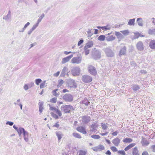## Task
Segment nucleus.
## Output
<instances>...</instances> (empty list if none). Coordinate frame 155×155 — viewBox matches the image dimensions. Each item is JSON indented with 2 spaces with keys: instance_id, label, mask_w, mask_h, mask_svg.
Listing matches in <instances>:
<instances>
[{
  "instance_id": "63",
  "label": "nucleus",
  "mask_w": 155,
  "mask_h": 155,
  "mask_svg": "<svg viewBox=\"0 0 155 155\" xmlns=\"http://www.w3.org/2000/svg\"><path fill=\"white\" fill-rule=\"evenodd\" d=\"M6 124H8L10 126H12L13 124L14 123L12 122L8 121L6 123Z\"/></svg>"
},
{
  "instance_id": "18",
  "label": "nucleus",
  "mask_w": 155,
  "mask_h": 155,
  "mask_svg": "<svg viewBox=\"0 0 155 155\" xmlns=\"http://www.w3.org/2000/svg\"><path fill=\"white\" fill-rule=\"evenodd\" d=\"M115 34L118 39L119 41H120L121 40L124 38L123 35L119 32L115 31Z\"/></svg>"
},
{
  "instance_id": "28",
  "label": "nucleus",
  "mask_w": 155,
  "mask_h": 155,
  "mask_svg": "<svg viewBox=\"0 0 155 155\" xmlns=\"http://www.w3.org/2000/svg\"><path fill=\"white\" fill-rule=\"evenodd\" d=\"M11 17V11L9 10L7 15L5 16H4L3 17V19L6 20H8Z\"/></svg>"
},
{
  "instance_id": "2",
  "label": "nucleus",
  "mask_w": 155,
  "mask_h": 155,
  "mask_svg": "<svg viewBox=\"0 0 155 155\" xmlns=\"http://www.w3.org/2000/svg\"><path fill=\"white\" fill-rule=\"evenodd\" d=\"M106 56L108 57H112L114 55V52L111 49L107 48L104 49Z\"/></svg>"
},
{
  "instance_id": "24",
  "label": "nucleus",
  "mask_w": 155,
  "mask_h": 155,
  "mask_svg": "<svg viewBox=\"0 0 155 155\" xmlns=\"http://www.w3.org/2000/svg\"><path fill=\"white\" fill-rule=\"evenodd\" d=\"M56 135L58 138V141H60L61 139L62 138L63 135L61 132H57L56 133Z\"/></svg>"
},
{
  "instance_id": "11",
  "label": "nucleus",
  "mask_w": 155,
  "mask_h": 155,
  "mask_svg": "<svg viewBox=\"0 0 155 155\" xmlns=\"http://www.w3.org/2000/svg\"><path fill=\"white\" fill-rule=\"evenodd\" d=\"M68 86L70 87L76 88L77 87V84L75 81L73 79H70L68 81Z\"/></svg>"
},
{
  "instance_id": "20",
  "label": "nucleus",
  "mask_w": 155,
  "mask_h": 155,
  "mask_svg": "<svg viewBox=\"0 0 155 155\" xmlns=\"http://www.w3.org/2000/svg\"><path fill=\"white\" fill-rule=\"evenodd\" d=\"M126 51V47L125 46L123 47L120 50L119 55L120 56L121 55H124L125 54Z\"/></svg>"
},
{
  "instance_id": "48",
  "label": "nucleus",
  "mask_w": 155,
  "mask_h": 155,
  "mask_svg": "<svg viewBox=\"0 0 155 155\" xmlns=\"http://www.w3.org/2000/svg\"><path fill=\"white\" fill-rule=\"evenodd\" d=\"M57 99L56 97H54L51 99L50 102L52 103H56L57 101Z\"/></svg>"
},
{
  "instance_id": "53",
  "label": "nucleus",
  "mask_w": 155,
  "mask_h": 155,
  "mask_svg": "<svg viewBox=\"0 0 155 155\" xmlns=\"http://www.w3.org/2000/svg\"><path fill=\"white\" fill-rule=\"evenodd\" d=\"M111 150L113 152H116L117 151V149L115 147H110Z\"/></svg>"
},
{
  "instance_id": "45",
  "label": "nucleus",
  "mask_w": 155,
  "mask_h": 155,
  "mask_svg": "<svg viewBox=\"0 0 155 155\" xmlns=\"http://www.w3.org/2000/svg\"><path fill=\"white\" fill-rule=\"evenodd\" d=\"M87 37H91L93 34L92 32H91V30L90 29H88V31H87Z\"/></svg>"
},
{
  "instance_id": "62",
  "label": "nucleus",
  "mask_w": 155,
  "mask_h": 155,
  "mask_svg": "<svg viewBox=\"0 0 155 155\" xmlns=\"http://www.w3.org/2000/svg\"><path fill=\"white\" fill-rule=\"evenodd\" d=\"M151 148L152 149V151L155 152V145H153L151 146Z\"/></svg>"
},
{
  "instance_id": "1",
  "label": "nucleus",
  "mask_w": 155,
  "mask_h": 155,
  "mask_svg": "<svg viewBox=\"0 0 155 155\" xmlns=\"http://www.w3.org/2000/svg\"><path fill=\"white\" fill-rule=\"evenodd\" d=\"M61 109L65 113H70L71 110H74L73 107L71 105H63L61 106Z\"/></svg>"
},
{
  "instance_id": "50",
  "label": "nucleus",
  "mask_w": 155,
  "mask_h": 155,
  "mask_svg": "<svg viewBox=\"0 0 155 155\" xmlns=\"http://www.w3.org/2000/svg\"><path fill=\"white\" fill-rule=\"evenodd\" d=\"M52 94L54 96L56 97H58L59 95L60 94L59 92L57 93V92L53 91L52 92Z\"/></svg>"
},
{
  "instance_id": "21",
  "label": "nucleus",
  "mask_w": 155,
  "mask_h": 155,
  "mask_svg": "<svg viewBox=\"0 0 155 155\" xmlns=\"http://www.w3.org/2000/svg\"><path fill=\"white\" fill-rule=\"evenodd\" d=\"M131 88L135 91H138L140 88L139 86L137 84H133L131 85Z\"/></svg>"
},
{
  "instance_id": "10",
  "label": "nucleus",
  "mask_w": 155,
  "mask_h": 155,
  "mask_svg": "<svg viewBox=\"0 0 155 155\" xmlns=\"http://www.w3.org/2000/svg\"><path fill=\"white\" fill-rule=\"evenodd\" d=\"M111 33H108L106 35V40L108 41H114L115 39L114 35H111Z\"/></svg>"
},
{
  "instance_id": "38",
  "label": "nucleus",
  "mask_w": 155,
  "mask_h": 155,
  "mask_svg": "<svg viewBox=\"0 0 155 155\" xmlns=\"http://www.w3.org/2000/svg\"><path fill=\"white\" fill-rule=\"evenodd\" d=\"M58 84L57 85V87H59L64 83V81L63 80H59L58 81Z\"/></svg>"
},
{
  "instance_id": "26",
  "label": "nucleus",
  "mask_w": 155,
  "mask_h": 155,
  "mask_svg": "<svg viewBox=\"0 0 155 155\" xmlns=\"http://www.w3.org/2000/svg\"><path fill=\"white\" fill-rule=\"evenodd\" d=\"M149 47L152 49H155V40H152L150 42Z\"/></svg>"
},
{
  "instance_id": "43",
  "label": "nucleus",
  "mask_w": 155,
  "mask_h": 155,
  "mask_svg": "<svg viewBox=\"0 0 155 155\" xmlns=\"http://www.w3.org/2000/svg\"><path fill=\"white\" fill-rule=\"evenodd\" d=\"M55 113L57 114L59 117H61L62 115V114L61 112V111H60L59 109H57L55 111Z\"/></svg>"
},
{
  "instance_id": "30",
  "label": "nucleus",
  "mask_w": 155,
  "mask_h": 155,
  "mask_svg": "<svg viewBox=\"0 0 155 155\" xmlns=\"http://www.w3.org/2000/svg\"><path fill=\"white\" fill-rule=\"evenodd\" d=\"M135 145V143H132L126 147L124 149L125 151H127Z\"/></svg>"
},
{
  "instance_id": "55",
  "label": "nucleus",
  "mask_w": 155,
  "mask_h": 155,
  "mask_svg": "<svg viewBox=\"0 0 155 155\" xmlns=\"http://www.w3.org/2000/svg\"><path fill=\"white\" fill-rule=\"evenodd\" d=\"M29 87V88H31L32 87H33L34 85V83L33 82H30V83L28 84Z\"/></svg>"
},
{
  "instance_id": "60",
  "label": "nucleus",
  "mask_w": 155,
  "mask_h": 155,
  "mask_svg": "<svg viewBox=\"0 0 155 155\" xmlns=\"http://www.w3.org/2000/svg\"><path fill=\"white\" fill-rule=\"evenodd\" d=\"M97 126L95 124H92L91 125V127L92 128V130H95L96 129V127Z\"/></svg>"
},
{
  "instance_id": "54",
  "label": "nucleus",
  "mask_w": 155,
  "mask_h": 155,
  "mask_svg": "<svg viewBox=\"0 0 155 155\" xmlns=\"http://www.w3.org/2000/svg\"><path fill=\"white\" fill-rule=\"evenodd\" d=\"M51 115L54 118L58 119V116L56 114L53 113H51Z\"/></svg>"
},
{
  "instance_id": "59",
  "label": "nucleus",
  "mask_w": 155,
  "mask_h": 155,
  "mask_svg": "<svg viewBox=\"0 0 155 155\" xmlns=\"http://www.w3.org/2000/svg\"><path fill=\"white\" fill-rule=\"evenodd\" d=\"M84 42V41L83 39L80 40L78 42V46H80Z\"/></svg>"
},
{
  "instance_id": "23",
  "label": "nucleus",
  "mask_w": 155,
  "mask_h": 155,
  "mask_svg": "<svg viewBox=\"0 0 155 155\" xmlns=\"http://www.w3.org/2000/svg\"><path fill=\"white\" fill-rule=\"evenodd\" d=\"M138 24L139 26L142 27L143 26L142 18H138L137 20Z\"/></svg>"
},
{
  "instance_id": "3",
  "label": "nucleus",
  "mask_w": 155,
  "mask_h": 155,
  "mask_svg": "<svg viewBox=\"0 0 155 155\" xmlns=\"http://www.w3.org/2000/svg\"><path fill=\"white\" fill-rule=\"evenodd\" d=\"M81 72V69L78 67H74L71 70L72 75L74 76H77L79 75Z\"/></svg>"
},
{
  "instance_id": "64",
  "label": "nucleus",
  "mask_w": 155,
  "mask_h": 155,
  "mask_svg": "<svg viewBox=\"0 0 155 155\" xmlns=\"http://www.w3.org/2000/svg\"><path fill=\"white\" fill-rule=\"evenodd\" d=\"M142 155H149V154L147 151H145L143 152Z\"/></svg>"
},
{
  "instance_id": "31",
  "label": "nucleus",
  "mask_w": 155,
  "mask_h": 155,
  "mask_svg": "<svg viewBox=\"0 0 155 155\" xmlns=\"http://www.w3.org/2000/svg\"><path fill=\"white\" fill-rule=\"evenodd\" d=\"M135 21V19L133 18L131 19H130L129 20V21L128 23V25H133L134 26V25Z\"/></svg>"
},
{
  "instance_id": "12",
  "label": "nucleus",
  "mask_w": 155,
  "mask_h": 155,
  "mask_svg": "<svg viewBox=\"0 0 155 155\" xmlns=\"http://www.w3.org/2000/svg\"><path fill=\"white\" fill-rule=\"evenodd\" d=\"M136 47L137 49L140 51H142L143 50L144 47L142 42L139 41L136 45Z\"/></svg>"
},
{
  "instance_id": "29",
  "label": "nucleus",
  "mask_w": 155,
  "mask_h": 155,
  "mask_svg": "<svg viewBox=\"0 0 155 155\" xmlns=\"http://www.w3.org/2000/svg\"><path fill=\"white\" fill-rule=\"evenodd\" d=\"M19 136H20L22 133L24 134V132H25L26 131L25 129L22 127H20L18 128V130L17 131Z\"/></svg>"
},
{
  "instance_id": "32",
  "label": "nucleus",
  "mask_w": 155,
  "mask_h": 155,
  "mask_svg": "<svg viewBox=\"0 0 155 155\" xmlns=\"http://www.w3.org/2000/svg\"><path fill=\"white\" fill-rule=\"evenodd\" d=\"M139 151L138 150L137 147H135L133 149L132 153L133 155H138Z\"/></svg>"
},
{
  "instance_id": "47",
  "label": "nucleus",
  "mask_w": 155,
  "mask_h": 155,
  "mask_svg": "<svg viewBox=\"0 0 155 155\" xmlns=\"http://www.w3.org/2000/svg\"><path fill=\"white\" fill-rule=\"evenodd\" d=\"M88 48H85V47H84V49L85 52V54L86 55L88 54L89 53V50L88 49Z\"/></svg>"
},
{
  "instance_id": "40",
  "label": "nucleus",
  "mask_w": 155,
  "mask_h": 155,
  "mask_svg": "<svg viewBox=\"0 0 155 155\" xmlns=\"http://www.w3.org/2000/svg\"><path fill=\"white\" fill-rule=\"evenodd\" d=\"M90 102L87 99H84L82 101V104L85 105L86 106L88 105Z\"/></svg>"
},
{
  "instance_id": "37",
  "label": "nucleus",
  "mask_w": 155,
  "mask_h": 155,
  "mask_svg": "<svg viewBox=\"0 0 155 155\" xmlns=\"http://www.w3.org/2000/svg\"><path fill=\"white\" fill-rule=\"evenodd\" d=\"M111 28V26L109 25L103 27V30L104 31H106L110 29Z\"/></svg>"
},
{
  "instance_id": "35",
  "label": "nucleus",
  "mask_w": 155,
  "mask_h": 155,
  "mask_svg": "<svg viewBox=\"0 0 155 155\" xmlns=\"http://www.w3.org/2000/svg\"><path fill=\"white\" fill-rule=\"evenodd\" d=\"M72 135L75 138L78 139H81V135L77 133H73Z\"/></svg>"
},
{
  "instance_id": "52",
  "label": "nucleus",
  "mask_w": 155,
  "mask_h": 155,
  "mask_svg": "<svg viewBox=\"0 0 155 155\" xmlns=\"http://www.w3.org/2000/svg\"><path fill=\"white\" fill-rule=\"evenodd\" d=\"M48 105L50 107V110H54L55 111V110L57 109L55 107H52L51 105L49 104Z\"/></svg>"
},
{
  "instance_id": "42",
  "label": "nucleus",
  "mask_w": 155,
  "mask_h": 155,
  "mask_svg": "<svg viewBox=\"0 0 155 155\" xmlns=\"http://www.w3.org/2000/svg\"><path fill=\"white\" fill-rule=\"evenodd\" d=\"M91 137L92 138H94L95 139H98L100 138V136L98 135H93L91 136Z\"/></svg>"
},
{
  "instance_id": "6",
  "label": "nucleus",
  "mask_w": 155,
  "mask_h": 155,
  "mask_svg": "<svg viewBox=\"0 0 155 155\" xmlns=\"http://www.w3.org/2000/svg\"><path fill=\"white\" fill-rule=\"evenodd\" d=\"M72 95L69 94H66L63 97L64 100L66 102H71L73 100Z\"/></svg>"
},
{
  "instance_id": "4",
  "label": "nucleus",
  "mask_w": 155,
  "mask_h": 155,
  "mask_svg": "<svg viewBox=\"0 0 155 155\" xmlns=\"http://www.w3.org/2000/svg\"><path fill=\"white\" fill-rule=\"evenodd\" d=\"M82 57L81 55L73 58L71 60V63L72 64H79L81 62Z\"/></svg>"
},
{
  "instance_id": "9",
  "label": "nucleus",
  "mask_w": 155,
  "mask_h": 155,
  "mask_svg": "<svg viewBox=\"0 0 155 155\" xmlns=\"http://www.w3.org/2000/svg\"><path fill=\"white\" fill-rule=\"evenodd\" d=\"M79 118L84 124L88 123L90 120V117L87 116H82L80 117Z\"/></svg>"
},
{
  "instance_id": "36",
  "label": "nucleus",
  "mask_w": 155,
  "mask_h": 155,
  "mask_svg": "<svg viewBox=\"0 0 155 155\" xmlns=\"http://www.w3.org/2000/svg\"><path fill=\"white\" fill-rule=\"evenodd\" d=\"M105 39H106V37L103 35H100L98 38V40L101 41H104Z\"/></svg>"
},
{
  "instance_id": "49",
  "label": "nucleus",
  "mask_w": 155,
  "mask_h": 155,
  "mask_svg": "<svg viewBox=\"0 0 155 155\" xmlns=\"http://www.w3.org/2000/svg\"><path fill=\"white\" fill-rule=\"evenodd\" d=\"M46 82L45 81H44L42 83H41L40 85V88H43L45 87V83Z\"/></svg>"
},
{
  "instance_id": "58",
  "label": "nucleus",
  "mask_w": 155,
  "mask_h": 155,
  "mask_svg": "<svg viewBox=\"0 0 155 155\" xmlns=\"http://www.w3.org/2000/svg\"><path fill=\"white\" fill-rule=\"evenodd\" d=\"M139 36V33H136L135 34V35L134 36V39L137 38H138Z\"/></svg>"
},
{
  "instance_id": "17",
  "label": "nucleus",
  "mask_w": 155,
  "mask_h": 155,
  "mask_svg": "<svg viewBox=\"0 0 155 155\" xmlns=\"http://www.w3.org/2000/svg\"><path fill=\"white\" fill-rule=\"evenodd\" d=\"M68 69L67 67H64L61 71V76H64L66 75L67 73L68 74Z\"/></svg>"
},
{
  "instance_id": "41",
  "label": "nucleus",
  "mask_w": 155,
  "mask_h": 155,
  "mask_svg": "<svg viewBox=\"0 0 155 155\" xmlns=\"http://www.w3.org/2000/svg\"><path fill=\"white\" fill-rule=\"evenodd\" d=\"M123 35H128L129 33V32L128 30H124V31H120Z\"/></svg>"
},
{
  "instance_id": "33",
  "label": "nucleus",
  "mask_w": 155,
  "mask_h": 155,
  "mask_svg": "<svg viewBox=\"0 0 155 155\" xmlns=\"http://www.w3.org/2000/svg\"><path fill=\"white\" fill-rule=\"evenodd\" d=\"M148 33L149 35H155V28L154 29H149Z\"/></svg>"
},
{
  "instance_id": "13",
  "label": "nucleus",
  "mask_w": 155,
  "mask_h": 155,
  "mask_svg": "<svg viewBox=\"0 0 155 155\" xmlns=\"http://www.w3.org/2000/svg\"><path fill=\"white\" fill-rule=\"evenodd\" d=\"M73 57V55L71 54L69 56H68L65 58H64L62 59L61 62L62 64H64L68 61L71 59Z\"/></svg>"
},
{
  "instance_id": "34",
  "label": "nucleus",
  "mask_w": 155,
  "mask_h": 155,
  "mask_svg": "<svg viewBox=\"0 0 155 155\" xmlns=\"http://www.w3.org/2000/svg\"><path fill=\"white\" fill-rule=\"evenodd\" d=\"M132 141L133 140L132 139L129 138H126L123 140V142L125 143H130L132 142Z\"/></svg>"
},
{
  "instance_id": "7",
  "label": "nucleus",
  "mask_w": 155,
  "mask_h": 155,
  "mask_svg": "<svg viewBox=\"0 0 155 155\" xmlns=\"http://www.w3.org/2000/svg\"><path fill=\"white\" fill-rule=\"evenodd\" d=\"M95 50L93 54V57L95 59L97 60L99 59L101 57V53L99 50L95 49L94 48Z\"/></svg>"
},
{
  "instance_id": "22",
  "label": "nucleus",
  "mask_w": 155,
  "mask_h": 155,
  "mask_svg": "<svg viewBox=\"0 0 155 155\" xmlns=\"http://www.w3.org/2000/svg\"><path fill=\"white\" fill-rule=\"evenodd\" d=\"M23 135L25 140L26 142H28L29 140L28 134V132L26 131L24 132V134H23Z\"/></svg>"
},
{
  "instance_id": "61",
  "label": "nucleus",
  "mask_w": 155,
  "mask_h": 155,
  "mask_svg": "<svg viewBox=\"0 0 155 155\" xmlns=\"http://www.w3.org/2000/svg\"><path fill=\"white\" fill-rule=\"evenodd\" d=\"M119 131L117 130H116L115 131L113 132L112 134L114 136H117V134L119 133Z\"/></svg>"
},
{
  "instance_id": "44",
  "label": "nucleus",
  "mask_w": 155,
  "mask_h": 155,
  "mask_svg": "<svg viewBox=\"0 0 155 155\" xmlns=\"http://www.w3.org/2000/svg\"><path fill=\"white\" fill-rule=\"evenodd\" d=\"M101 126L102 129L104 130H106L107 128V124H105L102 123L101 124Z\"/></svg>"
},
{
  "instance_id": "5",
  "label": "nucleus",
  "mask_w": 155,
  "mask_h": 155,
  "mask_svg": "<svg viewBox=\"0 0 155 155\" xmlns=\"http://www.w3.org/2000/svg\"><path fill=\"white\" fill-rule=\"evenodd\" d=\"M82 80L83 82L85 83H88L92 81V78L89 75H84L82 76Z\"/></svg>"
},
{
  "instance_id": "16",
  "label": "nucleus",
  "mask_w": 155,
  "mask_h": 155,
  "mask_svg": "<svg viewBox=\"0 0 155 155\" xmlns=\"http://www.w3.org/2000/svg\"><path fill=\"white\" fill-rule=\"evenodd\" d=\"M120 141V140L118 138L116 137L112 140V142L114 145L117 147L119 145Z\"/></svg>"
},
{
  "instance_id": "25",
  "label": "nucleus",
  "mask_w": 155,
  "mask_h": 155,
  "mask_svg": "<svg viewBox=\"0 0 155 155\" xmlns=\"http://www.w3.org/2000/svg\"><path fill=\"white\" fill-rule=\"evenodd\" d=\"M44 102H40L38 103L39 111L40 113H41L43 109V105Z\"/></svg>"
},
{
  "instance_id": "57",
  "label": "nucleus",
  "mask_w": 155,
  "mask_h": 155,
  "mask_svg": "<svg viewBox=\"0 0 155 155\" xmlns=\"http://www.w3.org/2000/svg\"><path fill=\"white\" fill-rule=\"evenodd\" d=\"M29 88V87L28 84H25L24 86V89L26 91L28 90Z\"/></svg>"
},
{
  "instance_id": "8",
  "label": "nucleus",
  "mask_w": 155,
  "mask_h": 155,
  "mask_svg": "<svg viewBox=\"0 0 155 155\" xmlns=\"http://www.w3.org/2000/svg\"><path fill=\"white\" fill-rule=\"evenodd\" d=\"M88 69L89 72L91 74L95 75L97 74V72L96 70L94 67L93 66L91 65H89L88 68Z\"/></svg>"
},
{
  "instance_id": "39",
  "label": "nucleus",
  "mask_w": 155,
  "mask_h": 155,
  "mask_svg": "<svg viewBox=\"0 0 155 155\" xmlns=\"http://www.w3.org/2000/svg\"><path fill=\"white\" fill-rule=\"evenodd\" d=\"M45 14L44 13L42 14L41 16L39 17L37 22L38 23H39L41 21L43 18L45 17Z\"/></svg>"
},
{
  "instance_id": "27",
  "label": "nucleus",
  "mask_w": 155,
  "mask_h": 155,
  "mask_svg": "<svg viewBox=\"0 0 155 155\" xmlns=\"http://www.w3.org/2000/svg\"><path fill=\"white\" fill-rule=\"evenodd\" d=\"M93 42L92 41H89L87 43L86 45L85 46V48H89L92 47L93 46Z\"/></svg>"
},
{
  "instance_id": "15",
  "label": "nucleus",
  "mask_w": 155,
  "mask_h": 155,
  "mask_svg": "<svg viewBox=\"0 0 155 155\" xmlns=\"http://www.w3.org/2000/svg\"><path fill=\"white\" fill-rule=\"evenodd\" d=\"M141 143L143 146H147L150 143L148 141L143 137H142Z\"/></svg>"
},
{
  "instance_id": "51",
  "label": "nucleus",
  "mask_w": 155,
  "mask_h": 155,
  "mask_svg": "<svg viewBox=\"0 0 155 155\" xmlns=\"http://www.w3.org/2000/svg\"><path fill=\"white\" fill-rule=\"evenodd\" d=\"M41 80L40 79H37L35 80V83L37 85H38L39 83L41 81Z\"/></svg>"
},
{
  "instance_id": "56",
  "label": "nucleus",
  "mask_w": 155,
  "mask_h": 155,
  "mask_svg": "<svg viewBox=\"0 0 155 155\" xmlns=\"http://www.w3.org/2000/svg\"><path fill=\"white\" fill-rule=\"evenodd\" d=\"M118 153L119 154H120L121 155H125V153L124 150H119L118 151Z\"/></svg>"
},
{
  "instance_id": "19",
  "label": "nucleus",
  "mask_w": 155,
  "mask_h": 155,
  "mask_svg": "<svg viewBox=\"0 0 155 155\" xmlns=\"http://www.w3.org/2000/svg\"><path fill=\"white\" fill-rule=\"evenodd\" d=\"M87 150L86 149L81 150L78 152V155H86L87 153Z\"/></svg>"
},
{
  "instance_id": "14",
  "label": "nucleus",
  "mask_w": 155,
  "mask_h": 155,
  "mask_svg": "<svg viewBox=\"0 0 155 155\" xmlns=\"http://www.w3.org/2000/svg\"><path fill=\"white\" fill-rule=\"evenodd\" d=\"M78 132L81 133L83 134H87V132L84 127L82 126H80L77 127L76 128Z\"/></svg>"
},
{
  "instance_id": "46",
  "label": "nucleus",
  "mask_w": 155,
  "mask_h": 155,
  "mask_svg": "<svg viewBox=\"0 0 155 155\" xmlns=\"http://www.w3.org/2000/svg\"><path fill=\"white\" fill-rule=\"evenodd\" d=\"M39 24V23L37 22L36 23L33 25L31 28L34 30L38 26Z\"/></svg>"
}]
</instances>
